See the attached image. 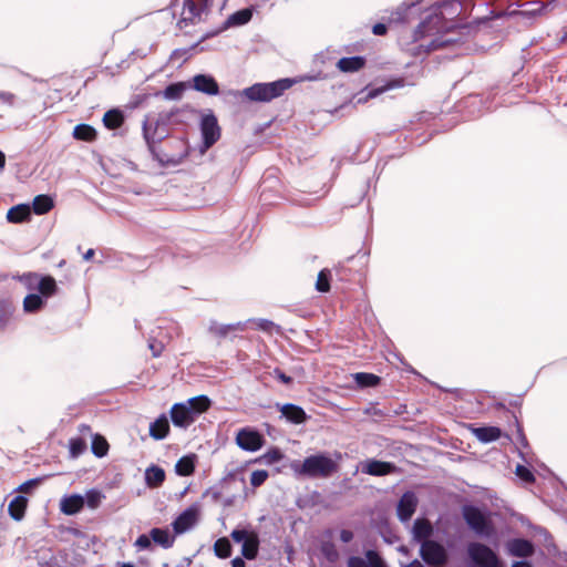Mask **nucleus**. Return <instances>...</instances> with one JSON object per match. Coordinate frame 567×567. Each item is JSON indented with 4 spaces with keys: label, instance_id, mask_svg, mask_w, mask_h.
Segmentation results:
<instances>
[{
    "label": "nucleus",
    "instance_id": "nucleus-37",
    "mask_svg": "<svg viewBox=\"0 0 567 567\" xmlns=\"http://www.w3.org/2000/svg\"><path fill=\"white\" fill-rule=\"evenodd\" d=\"M0 103L10 109L22 107L25 105L24 100L10 91H0Z\"/></svg>",
    "mask_w": 567,
    "mask_h": 567
},
{
    "label": "nucleus",
    "instance_id": "nucleus-18",
    "mask_svg": "<svg viewBox=\"0 0 567 567\" xmlns=\"http://www.w3.org/2000/svg\"><path fill=\"white\" fill-rule=\"evenodd\" d=\"M251 18H252L251 9L246 8V9L236 11L226 19V21L223 23V25H221V28H219V30L208 34V37L218 34L219 32L227 30L231 27L244 25V24L248 23L251 20Z\"/></svg>",
    "mask_w": 567,
    "mask_h": 567
},
{
    "label": "nucleus",
    "instance_id": "nucleus-1",
    "mask_svg": "<svg viewBox=\"0 0 567 567\" xmlns=\"http://www.w3.org/2000/svg\"><path fill=\"white\" fill-rule=\"evenodd\" d=\"M178 113V109L163 111L157 115L155 121L146 116L142 123L143 137L148 151L152 153L153 158L165 167L177 166L188 156V147L184 140L175 141L178 152L172 155L157 152L155 148L156 143H161L168 136L169 127L175 123L174 118Z\"/></svg>",
    "mask_w": 567,
    "mask_h": 567
},
{
    "label": "nucleus",
    "instance_id": "nucleus-52",
    "mask_svg": "<svg viewBox=\"0 0 567 567\" xmlns=\"http://www.w3.org/2000/svg\"><path fill=\"white\" fill-rule=\"evenodd\" d=\"M251 321L256 324L257 329L262 331L270 332L274 328H276L277 331L279 330V327L268 319H254Z\"/></svg>",
    "mask_w": 567,
    "mask_h": 567
},
{
    "label": "nucleus",
    "instance_id": "nucleus-21",
    "mask_svg": "<svg viewBox=\"0 0 567 567\" xmlns=\"http://www.w3.org/2000/svg\"><path fill=\"white\" fill-rule=\"evenodd\" d=\"M277 408L281 412V415L285 416L288 421L300 424L303 423L307 419V414L303 411L302 408L292 404V403H286V404H277Z\"/></svg>",
    "mask_w": 567,
    "mask_h": 567
},
{
    "label": "nucleus",
    "instance_id": "nucleus-23",
    "mask_svg": "<svg viewBox=\"0 0 567 567\" xmlns=\"http://www.w3.org/2000/svg\"><path fill=\"white\" fill-rule=\"evenodd\" d=\"M169 433V422L165 414L159 415L150 424V436L154 440H164Z\"/></svg>",
    "mask_w": 567,
    "mask_h": 567
},
{
    "label": "nucleus",
    "instance_id": "nucleus-53",
    "mask_svg": "<svg viewBox=\"0 0 567 567\" xmlns=\"http://www.w3.org/2000/svg\"><path fill=\"white\" fill-rule=\"evenodd\" d=\"M137 549L140 550H144V549H148L152 545V537L151 535H146V534H142L137 537V539L135 540V544H134Z\"/></svg>",
    "mask_w": 567,
    "mask_h": 567
},
{
    "label": "nucleus",
    "instance_id": "nucleus-15",
    "mask_svg": "<svg viewBox=\"0 0 567 567\" xmlns=\"http://www.w3.org/2000/svg\"><path fill=\"white\" fill-rule=\"evenodd\" d=\"M198 508L189 506L182 512L173 522L172 526L176 534H183L190 529L197 522Z\"/></svg>",
    "mask_w": 567,
    "mask_h": 567
},
{
    "label": "nucleus",
    "instance_id": "nucleus-17",
    "mask_svg": "<svg viewBox=\"0 0 567 567\" xmlns=\"http://www.w3.org/2000/svg\"><path fill=\"white\" fill-rule=\"evenodd\" d=\"M193 87L207 95H217L219 86L216 80L208 74H197L193 78Z\"/></svg>",
    "mask_w": 567,
    "mask_h": 567
},
{
    "label": "nucleus",
    "instance_id": "nucleus-6",
    "mask_svg": "<svg viewBox=\"0 0 567 567\" xmlns=\"http://www.w3.org/2000/svg\"><path fill=\"white\" fill-rule=\"evenodd\" d=\"M462 514L468 527L477 535L484 537L492 535V523L478 507L474 505H465L462 508Z\"/></svg>",
    "mask_w": 567,
    "mask_h": 567
},
{
    "label": "nucleus",
    "instance_id": "nucleus-16",
    "mask_svg": "<svg viewBox=\"0 0 567 567\" xmlns=\"http://www.w3.org/2000/svg\"><path fill=\"white\" fill-rule=\"evenodd\" d=\"M362 473L372 476H385L396 471V466L391 462H384L379 460H368L362 464Z\"/></svg>",
    "mask_w": 567,
    "mask_h": 567
},
{
    "label": "nucleus",
    "instance_id": "nucleus-32",
    "mask_svg": "<svg viewBox=\"0 0 567 567\" xmlns=\"http://www.w3.org/2000/svg\"><path fill=\"white\" fill-rule=\"evenodd\" d=\"M245 329V323L236 322L230 324L218 323L217 321H212L209 326V331L215 333L218 337H226L231 331H243Z\"/></svg>",
    "mask_w": 567,
    "mask_h": 567
},
{
    "label": "nucleus",
    "instance_id": "nucleus-29",
    "mask_svg": "<svg viewBox=\"0 0 567 567\" xmlns=\"http://www.w3.org/2000/svg\"><path fill=\"white\" fill-rule=\"evenodd\" d=\"M152 540L162 546L163 548H171L174 545V536L171 535L168 529L165 528H153L151 529Z\"/></svg>",
    "mask_w": 567,
    "mask_h": 567
},
{
    "label": "nucleus",
    "instance_id": "nucleus-27",
    "mask_svg": "<svg viewBox=\"0 0 567 567\" xmlns=\"http://www.w3.org/2000/svg\"><path fill=\"white\" fill-rule=\"evenodd\" d=\"M28 499L22 495H17L9 503L8 512L14 520H21L27 509Z\"/></svg>",
    "mask_w": 567,
    "mask_h": 567
},
{
    "label": "nucleus",
    "instance_id": "nucleus-31",
    "mask_svg": "<svg viewBox=\"0 0 567 567\" xmlns=\"http://www.w3.org/2000/svg\"><path fill=\"white\" fill-rule=\"evenodd\" d=\"M195 460L196 456L194 454L181 457L175 464V472L177 475L188 476L193 474L195 471Z\"/></svg>",
    "mask_w": 567,
    "mask_h": 567
},
{
    "label": "nucleus",
    "instance_id": "nucleus-5",
    "mask_svg": "<svg viewBox=\"0 0 567 567\" xmlns=\"http://www.w3.org/2000/svg\"><path fill=\"white\" fill-rule=\"evenodd\" d=\"M467 556L476 567H499V558L487 545L472 542L467 545Z\"/></svg>",
    "mask_w": 567,
    "mask_h": 567
},
{
    "label": "nucleus",
    "instance_id": "nucleus-42",
    "mask_svg": "<svg viewBox=\"0 0 567 567\" xmlns=\"http://www.w3.org/2000/svg\"><path fill=\"white\" fill-rule=\"evenodd\" d=\"M214 553L219 558H228L231 555V544L228 538H218L214 544Z\"/></svg>",
    "mask_w": 567,
    "mask_h": 567
},
{
    "label": "nucleus",
    "instance_id": "nucleus-44",
    "mask_svg": "<svg viewBox=\"0 0 567 567\" xmlns=\"http://www.w3.org/2000/svg\"><path fill=\"white\" fill-rule=\"evenodd\" d=\"M92 453L97 457H103L107 454L109 443L102 436L95 435L92 440Z\"/></svg>",
    "mask_w": 567,
    "mask_h": 567
},
{
    "label": "nucleus",
    "instance_id": "nucleus-46",
    "mask_svg": "<svg viewBox=\"0 0 567 567\" xmlns=\"http://www.w3.org/2000/svg\"><path fill=\"white\" fill-rule=\"evenodd\" d=\"M208 38V34H205L202 37V39L199 41H197L196 43H194L193 45H190L189 48L187 49H176L172 52L171 54V60H183V61H186L188 59V56L190 55V52L193 50H195L196 48L199 47V44Z\"/></svg>",
    "mask_w": 567,
    "mask_h": 567
},
{
    "label": "nucleus",
    "instance_id": "nucleus-56",
    "mask_svg": "<svg viewBox=\"0 0 567 567\" xmlns=\"http://www.w3.org/2000/svg\"><path fill=\"white\" fill-rule=\"evenodd\" d=\"M339 538H340V540H341L342 543L348 544V543H350V542H352V540H353V538H354V534H353V532H352V530H350V529H341V530H340V534H339Z\"/></svg>",
    "mask_w": 567,
    "mask_h": 567
},
{
    "label": "nucleus",
    "instance_id": "nucleus-38",
    "mask_svg": "<svg viewBox=\"0 0 567 567\" xmlns=\"http://www.w3.org/2000/svg\"><path fill=\"white\" fill-rule=\"evenodd\" d=\"M44 305V299L37 293H30L23 300V309L25 312H37L39 311Z\"/></svg>",
    "mask_w": 567,
    "mask_h": 567
},
{
    "label": "nucleus",
    "instance_id": "nucleus-63",
    "mask_svg": "<svg viewBox=\"0 0 567 567\" xmlns=\"http://www.w3.org/2000/svg\"><path fill=\"white\" fill-rule=\"evenodd\" d=\"M323 536V539H329L331 540L332 536H333V530L332 529H326L322 534Z\"/></svg>",
    "mask_w": 567,
    "mask_h": 567
},
{
    "label": "nucleus",
    "instance_id": "nucleus-34",
    "mask_svg": "<svg viewBox=\"0 0 567 567\" xmlns=\"http://www.w3.org/2000/svg\"><path fill=\"white\" fill-rule=\"evenodd\" d=\"M186 403L189 406V409H192V411L194 412L195 419L198 414L205 412L210 406V400L206 395L190 398L186 401Z\"/></svg>",
    "mask_w": 567,
    "mask_h": 567
},
{
    "label": "nucleus",
    "instance_id": "nucleus-49",
    "mask_svg": "<svg viewBox=\"0 0 567 567\" xmlns=\"http://www.w3.org/2000/svg\"><path fill=\"white\" fill-rule=\"evenodd\" d=\"M281 458L282 453L280 452L279 449H271L261 456L262 462L268 465L275 464L279 462Z\"/></svg>",
    "mask_w": 567,
    "mask_h": 567
},
{
    "label": "nucleus",
    "instance_id": "nucleus-64",
    "mask_svg": "<svg viewBox=\"0 0 567 567\" xmlns=\"http://www.w3.org/2000/svg\"><path fill=\"white\" fill-rule=\"evenodd\" d=\"M404 567H424L417 559H414L409 565H405Z\"/></svg>",
    "mask_w": 567,
    "mask_h": 567
},
{
    "label": "nucleus",
    "instance_id": "nucleus-50",
    "mask_svg": "<svg viewBox=\"0 0 567 567\" xmlns=\"http://www.w3.org/2000/svg\"><path fill=\"white\" fill-rule=\"evenodd\" d=\"M268 478V472L265 470H257L251 473L250 484L254 487H259Z\"/></svg>",
    "mask_w": 567,
    "mask_h": 567
},
{
    "label": "nucleus",
    "instance_id": "nucleus-40",
    "mask_svg": "<svg viewBox=\"0 0 567 567\" xmlns=\"http://www.w3.org/2000/svg\"><path fill=\"white\" fill-rule=\"evenodd\" d=\"M38 290L43 297L54 295L56 290V282L51 276L41 277L38 281Z\"/></svg>",
    "mask_w": 567,
    "mask_h": 567
},
{
    "label": "nucleus",
    "instance_id": "nucleus-57",
    "mask_svg": "<svg viewBox=\"0 0 567 567\" xmlns=\"http://www.w3.org/2000/svg\"><path fill=\"white\" fill-rule=\"evenodd\" d=\"M274 374L276 375V378H277L280 382H282V383H285V384H289V383H291V382H292V378H291V377H289V375H287L286 373H284V372H282L281 370H279V369H275V370H274Z\"/></svg>",
    "mask_w": 567,
    "mask_h": 567
},
{
    "label": "nucleus",
    "instance_id": "nucleus-43",
    "mask_svg": "<svg viewBox=\"0 0 567 567\" xmlns=\"http://www.w3.org/2000/svg\"><path fill=\"white\" fill-rule=\"evenodd\" d=\"M37 560L40 567H58V560L50 549L39 550Z\"/></svg>",
    "mask_w": 567,
    "mask_h": 567
},
{
    "label": "nucleus",
    "instance_id": "nucleus-22",
    "mask_svg": "<svg viewBox=\"0 0 567 567\" xmlns=\"http://www.w3.org/2000/svg\"><path fill=\"white\" fill-rule=\"evenodd\" d=\"M84 507V497L80 494L65 496L61 499L60 508L65 515H75Z\"/></svg>",
    "mask_w": 567,
    "mask_h": 567
},
{
    "label": "nucleus",
    "instance_id": "nucleus-59",
    "mask_svg": "<svg viewBox=\"0 0 567 567\" xmlns=\"http://www.w3.org/2000/svg\"><path fill=\"white\" fill-rule=\"evenodd\" d=\"M388 31V28L384 23H377L372 28V32L375 35H384Z\"/></svg>",
    "mask_w": 567,
    "mask_h": 567
},
{
    "label": "nucleus",
    "instance_id": "nucleus-8",
    "mask_svg": "<svg viewBox=\"0 0 567 567\" xmlns=\"http://www.w3.org/2000/svg\"><path fill=\"white\" fill-rule=\"evenodd\" d=\"M421 558L430 566L442 567L449 560L445 547L436 540L423 542L420 547Z\"/></svg>",
    "mask_w": 567,
    "mask_h": 567
},
{
    "label": "nucleus",
    "instance_id": "nucleus-28",
    "mask_svg": "<svg viewBox=\"0 0 567 567\" xmlns=\"http://www.w3.org/2000/svg\"><path fill=\"white\" fill-rule=\"evenodd\" d=\"M31 208L27 204H20L8 210L7 219L10 223H22L30 218Z\"/></svg>",
    "mask_w": 567,
    "mask_h": 567
},
{
    "label": "nucleus",
    "instance_id": "nucleus-62",
    "mask_svg": "<svg viewBox=\"0 0 567 567\" xmlns=\"http://www.w3.org/2000/svg\"><path fill=\"white\" fill-rule=\"evenodd\" d=\"M512 567H533V565L526 560L515 561Z\"/></svg>",
    "mask_w": 567,
    "mask_h": 567
},
{
    "label": "nucleus",
    "instance_id": "nucleus-9",
    "mask_svg": "<svg viewBox=\"0 0 567 567\" xmlns=\"http://www.w3.org/2000/svg\"><path fill=\"white\" fill-rule=\"evenodd\" d=\"M200 133L203 137V151L210 148L219 140L220 127L217 117L212 112L202 117Z\"/></svg>",
    "mask_w": 567,
    "mask_h": 567
},
{
    "label": "nucleus",
    "instance_id": "nucleus-14",
    "mask_svg": "<svg viewBox=\"0 0 567 567\" xmlns=\"http://www.w3.org/2000/svg\"><path fill=\"white\" fill-rule=\"evenodd\" d=\"M416 507H417L416 495L411 491L403 493V495L401 496V498L398 503V507H396V513H398L399 519L403 523L410 520L411 517L413 516V514L415 513Z\"/></svg>",
    "mask_w": 567,
    "mask_h": 567
},
{
    "label": "nucleus",
    "instance_id": "nucleus-13",
    "mask_svg": "<svg viewBox=\"0 0 567 567\" xmlns=\"http://www.w3.org/2000/svg\"><path fill=\"white\" fill-rule=\"evenodd\" d=\"M171 419L175 426L186 429L194 421V412L186 402L175 403L171 409Z\"/></svg>",
    "mask_w": 567,
    "mask_h": 567
},
{
    "label": "nucleus",
    "instance_id": "nucleus-41",
    "mask_svg": "<svg viewBox=\"0 0 567 567\" xmlns=\"http://www.w3.org/2000/svg\"><path fill=\"white\" fill-rule=\"evenodd\" d=\"M184 91V83H172L164 89L162 95L166 100L177 101L182 99Z\"/></svg>",
    "mask_w": 567,
    "mask_h": 567
},
{
    "label": "nucleus",
    "instance_id": "nucleus-20",
    "mask_svg": "<svg viewBox=\"0 0 567 567\" xmlns=\"http://www.w3.org/2000/svg\"><path fill=\"white\" fill-rule=\"evenodd\" d=\"M433 534V527L431 523L425 518H416L413 523L412 536L413 540L419 543L420 545L423 542L430 540L429 538Z\"/></svg>",
    "mask_w": 567,
    "mask_h": 567
},
{
    "label": "nucleus",
    "instance_id": "nucleus-3",
    "mask_svg": "<svg viewBox=\"0 0 567 567\" xmlns=\"http://www.w3.org/2000/svg\"><path fill=\"white\" fill-rule=\"evenodd\" d=\"M289 79L278 80L271 83H256L243 91V95L250 101L269 102L280 96L291 86Z\"/></svg>",
    "mask_w": 567,
    "mask_h": 567
},
{
    "label": "nucleus",
    "instance_id": "nucleus-61",
    "mask_svg": "<svg viewBox=\"0 0 567 567\" xmlns=\"http://www.w3.org/2000/svg\"><path fill=\"white\" fill-rule=\"evenodd\" d=\"M231 567H246V564L241 557H235L231 560Z\"/></svg>",
    "mask_w": 567,
    "mask_h": 567
},
{
    "label": "nucleus",
    "instance_id": "nucleus-4",
    "mask_svg": "<svg viewBox=\"0 0 567 567\" xmlns=\"http://www.w3.org/2000/svg\"><path fill=\"white\" fill-rule=\"evenodd\" d=\"M209 3L210 0H184L177 27L183 30L199 23L208 10Z\"/></svg>",
    "mask_w": 567,
    "mask_h": 567
},
{
    "label": "nucleus",
    "instance_id": "nucleus-25",
    "mask_svg": "<svg viewBox=\"0 0 567 567\" xmlns=\"http://www.w3.org/2000/svg\"><path fill=\"white\" fill-rule=\"evenodd\" d=\"M365 64V59L362 56L342 58L338 61L337 66L341 72L351 73L361 70Z\"/></svg>",
    "mask_w": 567,
    "mask_h": 567
},
{
    "label": "nucleus",
    "instance_id": "nucleus-26",
    "mask_svg": "<svg viewBox=\"0 0 567 567\" xmlns=\"http://www.w3.org/2000/svg\"><path fill=\"white\" fill-rule=\"evenodd\" d=\"M165 481V471L157 466L151 465L145 471V483L148 487H158Z\"/></svg>",
    "mask_w": 567,
    "mask_h": 567
},
{
    "label": "nucleus",
    "instance_id": "nucleus-35",
    "mask_svg": "<svg viewBox=\"0 0 567 567\" xmlns=\"http://www.w3.org/2000/svg\"><path fill=\"white\" fill-rule=\"evenodd\" d=\"M320 551L322 556L331 564L337 563L340 558L337 546L329 539H322L320 542Z\"/></svg>",
    "mask_w": 567,
    "mask_h": 567
},
{
    "label": "nucleus",
    "instance_id": "nucleus-33",
    "mask_svg": "<svg viewBox=\"0 0 567 567\" xmlns=\"http://www.w3.org/2000/svg\"><path fill=\"white\" fill-rule=\"evenodd\" d=\"M103 123L109 130H116L124 123V114L117 109L110 110L104 114Z\"/></svg>",
    "mask_w": 567,
    "mask_h": 567
},
{
    "label": "nucleus",
    "instance_id": "nucleus-39",
    "mask_svg": "<svg viewBox=\"0 0 567 567\" xmlns=\"http://www.w3.org/2000/svg\"><path fill=\"white\" fill-rule=\"evenodd\" d=\"M353 378L360 388H373L380 383V378L373 373L358 372Z\"/></svg>",
    "mask_w": 567,
    "mask_h": 567
},
{
    "label": "nucleus",
    "instance_id": "nucleus-47",
    "mask_svg": "<svg viewBox=\"0 0 567 567\" xmlns=\"http://www.w3.org/2000/svg\"><path fill=\"white\" fill-rule=\"evenodd\" d=\"M330 278H331V271L329 269H322L318 274V278L316 281V289L319 292H328L330 290Z\"/></svg>",
    "mask_w": 567,
    "mask_h": 567
},
{
    "label": "nucleus",
    "instance_id": "nucleus-36",
    "mask_svg": "<svg viewBox=\"0 0 567 567\" xmlns=\"http://www.w3.org/2000/svg\"><path fill=\"white\" fill-rule=\"evenodd\" d=\"M73 136L76 140L91 142L96 137V131L89 124H78L73 130Z\"/></svg>",
    "mask_w": 567,
    "mask_h": 567
},
{
    "label": "nucleus",
    "instance_id": "nucleus-51",
    "mask_svg": "<svg viewBox=\"0 0 567 567\" xmlns=\"http://www.w3.org/2000/svg\"><path fill=\"white\" fill-rule=\"evenodd\" d=\"M515 473L520 480H523L526 483H532L535 481L533 473L524 465H517Z\"/></svg>",
    "mask_w": 567,
    "mask_h": 567
},
{
    "label": "nucleus",
    "instance_id": "nucleus-48",
    "mask_svg": "<svg viewBox=\"0 0 567 567\" xmlns=\"http://www.w3.org/2000/svg\"><path fill=\"white\" fill-rule=\"evenodd\" d=\"M69 450L71 457L76 458L85 452L86 443L81 437L71 439L69 442Z\"/></svg>",
    "mask_w": 567,
    "mask_h": 567
},
{
    "label": "nucleus",
    "instance_id": "nucleus-30",
    "mask_svg": "<svg viewBox=\"0 0 567 567\" xmlns=\"http://www.w3.org/2000/svg\"><path fill=\"white\" fill-rule=\"evenodd\" d=\"M54 206V202L49 195H38L33 198L32 209L37 215H43L50 212Z\"/></svg>",
    "mask_w": 567,
    "mask_h": 567
},
{
    "label": "nucleus",
    "instance_id": "nucleus-19",
    "mask_svg": "<svg viewBox=\"0 0 567 567\" xmlns=\"http://www.w3.org/2000/svg\"><path fill=\"white\" fill-rule=\"evenodd\" d=\"M508 553L512 556L526 558L534 554V545L524 538H515L507 544Z\"/></svg>",
    "mask_w": 567,
    "mask_h": 567
},
{
    "label": "nucleus",
    "instance_id": "nucleus-55",
    "mask_svg": "<svg viewBox=\"0 0 567 567\" xmlns=\"http://www.w3.org/2000/svg\"><path fill=\"white\" fill-rule=\"evenodd\" d=\"M11 313L6 308H0V331L4 330L10 321Z\"/></svg>",
    "mask_w": 567,
    "mask_h": 567
},
{
    "label": "nucleus",
    "instance_id": "nucleus-58",
    "mask_svg": "<svg viewBox=\"0 0 567 567\" xmlns=\"http://www.w3.org/2000/svg\"><path fill=\"white\" fill-rule=\"evenodd\" d=\"M39 483V480H30V481H27L24 482L23 484H21L18 489L20 492H23V493H28L32 487H34L35 485H38Z\"/></svg>",
    "mask_w": 567,
    "mask_h": 567
},
{
    "label": "nucleus",
    "instance_id": "nucleus-2",
    "mask_svg": "<svg viewBox=\"0 0 567 567\" xmlns=\"http://www.w3.org/2000/svg\"><path fill=\"white\" fill-rule=\"evenodd\" d=\"M291 467L297 475L308 478H328L339 468L337 461L324 453L307 456L302 463L292 464Z\"/></svg>",
    "mask_w": 567,
    "mask_h": 567
},
{
    "label": "nucleus",
    "instance_id": "nucleus-10",
    "mask_svg": "<svg viewBox=\"0 0 567 567\" xmlns=\"http://www.w3.org/2000/svg\"><path fill=\"white\" fill-rule=\"evenodd\" d=\"M237 445L248 452H256L265 443L264 436L255 429L244 427L236 435Z\"/></svg>",
    "mask_w": 567,
    "mask_h": 567
},
{
    "label": "nucleus",
    "instance_id": "nucleus-11",
    "mask_svg": "<svg viewBox=\"0 0 567 567\" xmlns=\"http://www.w3.org/2000/svg\"><path fill=\"white\" fill-rule=\"evenodd\" d=\"M444 19L441 13H432L427 16L414 31V40H421L439 33L444 28Z\"/></svg>",
    "mask_w": 567,
    "mask_h": 567
},
{
    "label": "nucleus",
    "instance_id": "nucleus-7",
    "mask_svg": "<svg viewBox=\"0 0 567 567\" xmlns=\"http://www.w3.org/2000/svg\"><path fill=\"white\" fill-rule=\"evenodd\" d=\"M235 543H241V555L246 559L252 560L259 551V536L257 532L247 528H236L230 534Z\"/></svg>",
    "mask_w": 567,
    "mask_h": 567
},
{
    "label": "nucleus",
    "instance_id": "nucleus-54",
    "mask_svg": "<svg viewBox=\"0 0 567 567\" xmlns=\"http://www.w3.org/2000/svg\"><path fill=\"white\" fill-rule=\"evenodd\" d=\"M148 348L152 351L153 357L157 358L162 354L164 350V344L156 340H150Z\"/></svg>",
    "mask_w": 567,
    "mask_h": 567
},
{
    "label": "nucleus",
    "instance_id": "nucleus-12",
    "mask_svg": "<svg viewBox=\"0 0 567 567\" xmlns=\"http://www.w3.org/2000/svg\"><path fill=\"white\" fill-rule=\"evenodd\" d=\"M347 567H388L382 556L374 549H368L364 558L351 556L347 561Z\"/></svg>",
    "mask_w": 567,
    "mask_h": 567
},
{
    "label": "nucleus",
    "instance_id": "nucleus-45",
    "mask_svg": "<svg viewBox=\"0 0 567 567\" xmlns=\"http://www.w3.org/2000/svg\"><path fill=\"white\" fill-rule=\"evenodd\" d=\"M84 505L86 504L91 509H95L100 506L104 495L95 488H92L85 493Z\"/></svg>",
    "mask_w": 567,
    "mask_h": 567
},
{
    "label": "nucleus",
    "instance_id": "nucleus-60",
    "mask_svg": "<svg viewBox=\"0 0 567 567\" xmlns=\"http://www.w3.org/2000/svg\"><path fill=\"white\" fill-rule=\"evenodd\" d=\"M444 41H440L439 39H433L429 44V49L435 50L444 45Z\"/></svg>",
    "mask_w": 567,
    "mask_h": 567
},
{
    "label": "nucleus",
    "instance_id": "nucleus-24",
    "mask_svg": "<svg viewBox=\"0 0 567 567\" xmlns=\"http://www.w3.org/2000/svg\"><path fill=\"white\" fill-rule=\"evenodd\" d=\"M475 437L483 443H491L498 440L502 431L497 426H481L473 429Z\"/></svg>",
    "mask_w": 567,
    "mask_h": 567
}]
</instances>
